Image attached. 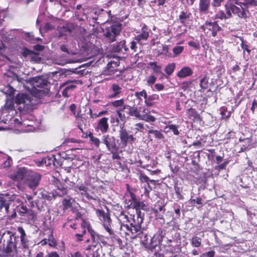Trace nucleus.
<instances>
[{
	"label": "nucleus",
	"instance_id": "nucleus-39",
	"mask_svg": "<svg viewBox=\"0 0 257 257\" xmlns=\"http://www.w3.org/2000/svg\"><path fill=\"white\" fill-rule=\"evenodd\" d=\"M112 233H108L109 235L110 236V238L111 240L113 242L114 245H117L118 246H120L122 245V240L121 239L115 234L113 229L112 228Z\"/></svg>",
	"mask_w": 257,
	"mask_h": 257
},
{
	"label": "nucleus",
	"instance_id": "nucleus-35",
	"mask_svg": "<svg viewBox=\"0 0 257 257\" xmlns=\"http://www.w3.org/2000/svg\"><path fill=\"white\" fill-rule=\"evenodd\" d=\"M78 83L81 84L82 82L80 80H73L72 81L68 80L63 83L61 86H66L65 87H66L67 89L70 90L74 89L76 87V85Z\"/></svg>",
	"mask_w": 257,
	"mask_h": 257
},
{
	"label": "nucleus",
	"instance_id": "nucleus-55",
	"mask_svg": "<svg viewBox=\"0 0 257 257\" xmlns=\"http://www.w3.org/2000/svg\"><path fill=\"white\" fill-rule=\"evenodd\" d=\"M190 13L187 11L181 12L180 15L179 16V18L181 24H185V20L190 18Z\"/></svg>",
	"mask_w": 257,
	"mask_h": 257
},
{
	"label": "nucleus",
	"instance_id": "nucleus-9",
	"mask_svg": "<svg viewBox=\"0 0 257 257\" xmlns=\"http://www.w3.org/2000/svg\"><path fill=\"white\" fill-rule=\"evenodd\" d=\"M166 234V229L165 227H160L151 238L148 248L152 250L154 249L157 245L162 243Z\"/></svg>",
	"mask_w": 257,
	"mask_h": 257
},
{
	"label": "nucleus",
	"instance_id": "nucleus-11",
	"mask_svg": "<svg viewBox=\"0 0 257 257\" xmlns=\"http://www.w3.org/2000/svg\"><path fill=\"white\" fill-rule=\"evenodd\" d=\"M95 16L93 19L95 20H98L97 23L101 24L110 22V18L113 16L111 15V11H106L102 9H97L94 12Z\"/></svg>",
	"mask_w": 257,
	"mask_h": 257
},
{
	"label": "nucleus",
	"instance_id": "nucleus-62",
	"mask_svg": "<svg viewBox=\"0 0 257 257\" xmlns=\"http://www.w3.org/2000/svg\"><path fill=\"white\" fill-rule=\"evenodd\" d=\"M174 190L176 194L177 198L179 200H183L184 199V196L182 194V188L179 187L176 185H175Z\"/></svg>",
	"mask_w": 257,
	"mask_h": 257
},
{
	"label": "nucleus",
	"instance_id": "nucleus-46",
	"mask_svg": "<svg viewBox=\"0 0 257 257\" xmlns=\"http://www.w3.org/2000/svg\"><path fill=\"white\" fill-rule=\"evenodd\" d=\"M72 198L71 197H69V198H64L63 199L62 201V204L63 205V210L65 211L69 208H70L72 206V202L71 200Z\"/></svg>",
	"mask_w": 257,
	"mask_h": 257
},
{
	"label": "nucleus",
	"instance_id": "nucleus-40",
	"mask_svg": "<svg viewBox=\"0 0 257 257\" xmlns=\"http://www.w3.org/2000/svg\"><path fill=\"white\" fill-rule=\"evenodd\" d=\"M239 141L242 143V147L245 150L249 149L252 147V140L250 138H247L243 139L240 138Z\"/></svg>",
	"mask_w": 257,
	"mask_h": 257
},
{
	"label": "nucleus",
	"instance_id": "nucleus-34",
	"mask_svg": "<svg viewBox=\"0 0 257 257\" xmlns=\"http://www.w3.org/2000/svg\"><path fill=\"white\" fill-rule=\"evenodd\" d=\"M230 17H229V15L227 14V12H225L223 10H219L216 12L214 16L212 17V19L214 20H225L226 19H230Z\"/></svg>",
	"mask_w": 257,
	"mask_h": 257
},
{
	"label": "nucleus",
	"instance_id": "nucleus-13",
	"mask_svg": "<svg viewBox=\"0 0 257 257\" xmlns=\"http://www.w3.org/2000/svg\"><path fill=\"white\" fill-rule=\"evenodd\" d=\"M82 220V223L80 226L81 229V233H76L75 236L77 237V241H82L83 240V237L85 234L87 228L88 231L90 233L92 238L94 239L95 232L91 228L90 223L85 218H83Z\"/></svg>",
	"mask_w": 257,
	"mask_h": 257
},
{
	"label": "nucleus",
	"instance_id": "nucleus-8",
	"mask_svg": "<svg viewBox=\"0 0 257 257\" xmlns=\"http://www.w3.org/2000/svg\"><path fill=\"white\" fill-rule=\"evenodd\" d=\"M17 208L19 215L26 220L32 222L37 220V213L33 210L28 209L26 205H20Z\"/></svg>",
	"mask_w": 257,
	"mask_h": 257
},
{
	"label": "nucleus",
	"instance_id": "nucleus-59",
	"mask_svg": "<svg viewBox=\"0 0 257 257\" xmlns=\"http://www.w3.org/2000/svg\"><path fill=\"white\" fill-rule=\"evenodd\" d=\"M5 108L9 112L15 109L14 99H10V100L7 101L5 105Z\"/></svg>",
	"mask_w": 257,
	"mask_h": 257
},
{
	"label": "nucleus",
	"instance_id": "nucleus-50",
	"mask_svg": "<svg viewBox=\"0 0 257 257\" xmlns=\"http://www.w3.org/2000/svg\"><path fill=\"white\" fill-rule=\"evenodd\" d=\"M209 77L206 75L204 76L200 81V86L202 89H206L208 87Z\"/></svg>",
	"mask_w": 257,
	"mask_h": 257
},
{
	"label": "nucleus",
	"instance_id": "nucleus-58",
	"mask_svg": "<svg viewBox=\"0 0 257 257\" xmlns=\"http://www.w3.org/2000/svg\"><path fill=\"white\" fill-rule=\"evenodd\" d=\"M134 95L139 100L142 101L143 100L142 97H143L145 99H146L147 95V92L145 89H143L141 91L135 92Z\"/></svg>",
	"mask_w": 257,
	"mask_h": 257
},
{
	"label": "nucleus",
	"instance_id": "nucleus-57",
	"mask_svg": "<svg viewBox=\"0 0 257 257\" xmlns=\"http://www.w3.org/2000/svg\"><path fill=\"white\" fill-rule=\"evenodd\" d=\"M88 137L90 138V141L93 145H94L96 147H99L100 141L98 138L95 137L93 136V133L91 132L88 134Z\"/></svg>",
	"mask_w": 257,
	"mask_h": 257
},
{
	"label": "nucleus",
	"instance_id": "nucleus-27",
	"mask_svg": "<svg viewBox=\"0 0 257 257\" xmlns=\"http://www.w3.org/2000/svg\"><path fill=\"white\" fill-rule=\"evenodd\" d=\"M127 195V197H128L129 198L125 200V203L128 208L134 209L139 200L137 199L136 194L133 192H130Z\"/></svg>",
	"mask_w": 257,
	"mask_h": 257
},
{
	"label": "nucleus",
	"instance_id": "nucleus-32",
	"mask_svg": "<svg viewBox=\"0 0 257 257\" xmlns=\"http://www.w3.org/2000/svg\"><path fill=\"white\" fill-rule=\"evenodd\" d=\"M56 187L58 190V191H55L56 196L61 197L68 193L67 187H64V185H62L60 182L58 181L56 183Z\"/></svg>",
	"mask_w": 257,
	"mask_h": 257
},
{
	"label": "nucleus",
	"instance_id": "nucleus-10",
	"mask_svg": "<svg viewBox=\"0 0 257 257\" xmlns=\"http://www.w3.org/2000/svg\"><path fill=\"white\" fill-rule=\"evenodd\" d=\"M142 112L143 114H141L140 110L137 107L131 106L130 116H134L140 120H143L147 122H154L156 120V118L154 116L148 114L145 109L143 110Z\"/></svg>",
	"mask_w": 257,
	"mask_h": 257
},
{
	"label": "nucleus",
	"instance_id": "nucleus-4",
	"mask_svg": "<svg viewBox=\"0 0 257 257\" xmlns=\"http://www.w3.org/2000/svg\"><path fill=\"white\" fill-rule=\"evenodd\" d=\"M108 24L110 26L105 29L104 35L110 43H112L116 41V37L121 32L122 29V24L118 21V19L115 16H113L110 18V22Z\"/></svg>",
	"mask_w": 257,
	"mask_h": 257
},
{
	"label": "nucleus",
	"instance_id": "nucleus-51",
	"mask_svg": "<svg viewBox=\"0 0 257 257\" xmlns=\"http://www.w3.org/2000/svg\"><path fill=\"white\" fill-rule=\"evenodd\" d=\"M240 40L241 42L240 44V47L243 50V53H244L245 51H246L247 54L249 55L250 54L251 50L249 49V46L246 43H245L243 37H240Z\"/></svg>",
	"mask_w": 257,
	"mask_h": 257
},
{
	"label": "nucleus",
	"instance_id": "nucleus-41",
	"mask_svg": "<svg viewBox=\"0 0 257 257\" xmlns=\"http://www.w3.org/2000/svg\"><path fill=\"white\" fill-rule=\"evenodd\" d=\"M5 89V93L6 95L10 99H14L16 90L10 85H8Z\"/></svg>",
	"mask_w": 257,
	"mask_h": 257
},
{
	"label": "nucleus",
	"instance_id": "nucleus-22",
	"mask_svg": "<svg viewBox=\"0 0 257 257\" xmlns=\"http://www.w3.org/2000/svg\"><path fill=\"white\" fill-rule=\"evenodd\" d=\"M57 159H58L56 158V156L52 155L44 158L42 161V163L46 166H50L52 164H53L54 166H61L62 162L60 161H57Z\"/></svg>",
	"mask_w": 257,
	"mask_h": 257
},
{
	"label": "nucleus",
	"instance_id": "nucleus-2",
	"mask_svg": "<svg viewBox=\"0 0 257 257\" xmlns=\"http://www.w3.org/2000/svg\"><path fill=\"white\" fill-rule=\"evenodd\" d=\"M242 2L238 0H228L225 5V11L229 15L230 18L232 17V14L241 19L247 18V14L244 7H242Z\"/></svg>",
	"mask_w": 257,
	"mask_h": 257
},
{
	"label": "nucleus",
	"instance_id": "nucleus-53",
	"mask_svg": "<svg viewBox=\"0 0 257 257\" xmlns=\"http://www.w3.org/2000/svg\"><path fill=\"white\" fill-rule=\"evenodd\" d=\"M244 2H242L243 6L248 9L249 6L256 7L257 0H243Z\"/></svg>",
	"mask_w": 257,
	"mask_h": 257
},
{
	"label": "nucleus",
	"instance_id": "nucleus-33",
	"mask_svg": "<svg viewBox=\"0 0 257 257\" xmlns=\"http://www.w3.org/2000/svg\"><path fill=\"white\" fill-rule=\"evenodd\" d=\"M125 103H124V99L121 98L120 99L115 100L108 103L106 105L108 106H112L117 109L121 108Z\"/></svg>",
	"mask_w": 257,
	"mask_h": 257
},
{
	"label": "nucleus",
	"instance_id": "nucleus-24",
	"mask_svg": "<svg viewBox=\"0 0 257 257\" xmlns=\"http://www.w3.org/2000/svg\"><path fill=\"white\" fill-rule=\"evenodd\" d=\"M80 191H82L81 192V194L85 196V197L89 200H96L98 198L97 196L95 194H90L88 192V188L84 184H81L80 185H77L76 186Z\"/></svg>",
	"mask_w": 257,
	"mask_h": 257
},
{
	"label": "nucleus",
	"instance_id": "nucleus-52",
	"mask_svg": "<svg viewBox=\"0 0 257 257\" xmlns=\"http://www.w3.org/2000/svg\"><path fill=\"white\" fill-rule=\"evenodd\" d=\"M42 196L43 198L47 199L49 201H51L53 199H54L55 197L57 196L56 194L53 193L48 192L46 191H44L42 193Z\"/></svg>",
	"mask_w": 257,
	"mask_h": 257
},
{
	"label": "nucleus",
	"instance_id": "nucleus-64",
	"mask_svg": "<svg viewBox=\"0 0 257 257\" xmlns=\"http://www.w3.org/2000/svg\"><path fill=\"white\" fill-rule=\"evenodd\" d=\"M139 179L142 183H147L148 185L149 184L150 178L145 174L141 173L139 175Z\"/></svg>",
	"mask_w": 257,
	"mask_h": 257
},
{
	"label": "nucleus",
	"instance_id": "nucleus-14",
	"mask_svg": "<svg viewBox=\"0 0 257 257\" xmlns=\"http://www.w3.org/2000/svg\"><path fill=\"white\" fill-rule=\"evenodd\" d=\"M119 138L123 147H126L128 144H132L136 140L133 135H131L123 125L119 131Z\"/></svg>",
	"mask_w": 257,
	"mask_h": 257
},
{
	"label": "nucleus",
	"instance_id": "nucleus-7",
	"mask_svg": "<svg viewBox=\"0 0 257 257\" xmlns=\"http://www.w3.org/2000/svg\"><path fill=\"white\" fill-rule=\"evenodd\" d=\"M33 88L38 92L47 93L49 90L47 88L48 85V81L44 79L42 76L33 78L31 80Z\"/></svg>",
	"mask_w": 257,
	"mask_h": 257
},
{
	"label": "nucleus",
	"instance_id": "nucleus-42",
	"mask_svg": "<svg viewBox=\"0 0 257 257\" xmlns=\"http://www.w3.org/2000/svg\"><path fill=\"white\" fill-rule=\"evenodd\" d=\"M10 201L6 199H2L0 205V211L1 212H5L8 213L10 207Z\"/></svg>",
	"mask_w": 257,
	"mask_h": 257
},
{
	"label": "nucleus",
	"instance_id": "nucleus-37",
	"mask_svg": "<svg viewBox=\"0 0 257 257\" xmlns=\"http://www.w3.org/2000/svg\"><path fill=\"white\" fill-rule=\"evenodd\" d=\"M117 217L118 220L122 224L128 222L130 218V215L128 216L127 213L124 211H121Z\"/></svg>",
	"mask_w": 257,
	"mask_h": 257
},
{
	"label": "nucleus",
	"instance_id": "nucleus-54",
	"mask_svg": "<svg viewBox=\"0 0 257 257\" xmlns=\"http://www.w3.org/2000/svg\"><path fill=\"white\" fill-rule=\"evenodd\" d=\"M40 200H38L37 202H34L33 200L31 201H29V206L32 208H34L36 205L38 210L40 211L45 210L44 207L43 205L40 206Z\"/></svg>",
	"mask_w": 257,
	"mask_h": 257
},
{
	"label": "nucleus",
	"instance_id": "nucleus-56",
	"mask_svg": "<svg viewBox=\"0 0 257 257\" xmlns=\"http://www.w3.org/2000/svg\"><path fill=\"white\" fill-rule=\"evenodd\" d=\"M202 239L200 237L194 236L192 238L191 242L193 246L198 247H199L201 244Z\"/></svg>",
	"mask_w": 257,
	"mask_h": 257
},
{
	"label": "nucleus",
	"instance_id": "nucleus-16",
	"mask_svg": "<svg viewBox=\"0 0 257 257\" xmlns=\"http://www.w3.org/2000/svg\"><path fill=\"white\" fill-rule=\"evenodd\" d=\"M131 106L125 104L121 108L116 110V113L118 116L116 121L117 123L119 121L125 122L130 116Z\"/></svg>",
	"mask_w": 257,
	"mask_h": 257
},
{
	"label": "nucleus",
	"instance_id": "nucleus-30",
	"mask_svg": "<svg viewBox=\"0 0 257 257\" xmlns=\"http://www.w3.org/2000/svg\"><path fill=\"white\" fill-rule=\"evenodd\" d=\"M159 98V95L157 94L147 95L144 101L145 104L147 107H151L155 104V101L158 100Z\"/></svg>",
	"mask_w": 257,
	"mask_h": 257
},
{
	"label": "nucleus",
	"instance_id": "nucleus-48",
	"mask_svg": "<svg viewBox=\"0 0 257 257\" xmlns=\"http://www.w3.org/2000/svg\"><path fill=\"white\" fill-rule=\"evenodd\" d=\"M153 210L156 214L158 213L159 211L164 212L165 211V205L163 202L158 201L155 204Z\"/></svg>",
	"mask_w": 257,
	"mask_h": 257
},
{
	"label": "nucleus",
	"instance_id": "nucleus-3",
	"mask_svg": "<svg viewBox=\"0 0 257 257\" xmlns=\"http://www.w3.org/2000/svg\"><path fill=\"white\" fill-rule=\"evenodd\" d=\"M108 24L110 26L105 29L104 35L110 43H112L116 41V37L121 32L122 29V24L118 21V19L115 16H113L110 18V22Z\"/></svg>",
	"mask_w": 257,
	"mask_h": 257
},
{
	"label": "nucleus",
	"instance_id": "nucleus-29",
	"mask_svg": "<svg viewBox=\"0 0 257 257\" xmlns=\"http://www.w3.org/2000/svg\"><path fill=\"white\" fill-rule=\"evenodd\" d=\"M188 118L193 121H201V117L195 109L192 107L187 109L186 112Z\"/></svg>",
	"mask_w": 257,
	"mask_h": 257
},
{
	"label": "nucleus",
	"instance_id": "nucleus-18",
	"mask_svg": "<svg viewBox=\"0 0 257 257\" xmlns=\"http://www.w3.org/2000/svg\"><path fill=\"white\" fill-rule=\"evenodd\" d=\"M76 26V25L72 23H68L65 26H58L57 30L59 33V37L70 35Z\"/></svg>",
	"mask_w": 257,
	"mask_h": 257
},
{
	"label": "nucleus",
	"instance_id": "nucleus-19",
	"mask_svg": "<svg viewBox=\"0 0 257 257\" xmlns=\"http://www.w3.org/2000/svg\"><path fill=\"white\" fill-rule=\"evenodd\" d=\"M122 92V88L117 84H112L108 90L107 98L113 99L118 97Z\"/></svg>",
	"mask_w": 257,
	"mask_h": 257
},
{
	"label": "nucleus",
	"instance_id": "nucleus-63",
	"mask_svg": "<svg viewBox=\"0 0 257 257\" xmlns=\"http://www.w3.org/2000/svg\"><path fill=\"white\" fill-rule=\"evenodd\" d=\"M184 50V47L182 46H178L174 47L173 52L175 56H177L180 54Z\"/></svg>",
	"mask_w": 257,
	"mask_h": 257
},
{
	"label": "nucleus",
	"instance_id": "nucleus-1",
	"mask_svg": "<svg viewBox=\"0 0 257 257\" xmlns=\"http://www.w3.org/2000/svg\"><path fill=\"white\" fill-rule=\"evenodd\" d=\"M144 213H139L136 212V214H130V220L127 224L123 225L126 228L127 230L130 231L132 233V237L134 238H139L142 239L143 237L145 238L147 237V234L144 233V228L142 227V224L144 220Z\"/></svg>",
	"mask_w": 257,
	"mask_h": 257
},
{
	"label": "nucleus",
	"instance_id": "nucleus-43",
	"mask_svg": "<svg viewBox=\"0 0 257 257\" xmlns=\"http://www.w3.org/2000/svg\"><path fill=\"white\" fill-rule=\"evenodd\" d=\"M27 94L18 93L14 99V102L18 105L24 103L27 97Z\"/></svg>",
	"mask_w": 257,
	"mask_h": 257
},
{
	"label": "nucleus",
	"instance_id": "nucleus-61",
	"mask_svg": "<svg viewBox=\"0 0 257 257\" xmlns=\"http://www.w3.org/2000/svg\"><path fill=\"white\" fill-rule=\"evenodd\" d=\"M31 57V61L35 62H39L41 61L42 58L39 56V54L33 51Z\"/></svg>",
	"mask_w": 257,
	"mask_h": 257
},
{
	"label": "nucleus",
	"instance_id": "nucleus-31",
	"mask_svg": "<svg viewBox=\"0 0 257 257\" xmlns=\"http://www.w3.org/2000/svg\"><path fill=\"white\" fill-rule=\"evenodd\" d=\"M34 107V103H33V100L31 99V97L27 94L25 101L23 103V109L26 112H29L32 111Z\"/></svg>",
	"mask_w": 257,
	"mask_h": 257
},
{
	"label": "nucleus",
	"instance_id": "nucleus-17",
	"mask_svg": "<svg viewBox=\"0 0 257 257\" xmlns=\"http://www.w3.org/2000/svg\"><path fill=\"white\" fill-rule=\"evenodd\" d=\"M102 142L105 145L107 149L110 152L117 151L118 147L116 146L115 139L114 137L108 135H103L102 137Z\"/></svg>",
	"mask_w": 257,
	"mask_h": 257
},
{
	"label": "nucleus",
	"instance_id": "nucleus-44",
	"mask_svg": "<svg viewBox=\"0 0 257 257\" xmlns=\"http://www.w3.org/2000/svg\"><path fill=\"white\" fill-rule=\"evenodd\" d=\"M153 134L156 139L162 140L164 138V136L161 130L158 131L154 129H150L148 131V134Z\"/></svg>",
	"mask_w": 257,
	"mask_h": 257
},
{
	"label": "nucleus",
	"instance_id": "nucleus-6",
	"mask_svg": "<svg viewBox=\"0 0 257 257\" xmlns=\"http://www.w3.org/2000/svg\"><path fill=\"white\" fill-rule=\"evenodd\" d=\"M105 207L107 209L106 212L102 209H97L96 210V214L105 230L108 233H112V221L110 218L108 207L106 205Z\"/></svg>",
	"mask_w": 257,
	"mask_h": 257
},
{
	"label": "nucleus",
	"instance_id": "nucleus-12",
	"mask_svg": "<svg viewBox=\"0 0 257 257\" xmlns=\"http://www.w3.org/2000/svg\"><path fill=\"white\" fill-rule=\"evenodd\" d=\"M41 179V175L34 172H28L25 183L31 189H35Z\"/></svg>",
	"mask_w": 257,
	"mask_h": 257
},
{
	"label": "nucleus",
	"instance_id": "nucleus-25",
	"mask_svg": "<svg viewBox=\"0 0 257 257\" xmlns=\"http://www.w3.org/2000/svg\"><path fill=\"white\" fill-rule=\"evenodd\" d=\"M149 36V32L148 28L145 24L142 27L141 29V33L140 34L137 35L135 37V40L137 42H140L142 40L146 41Z\"/></svg>",
	"mask_w": 257,
	"mask_h": 257
},
{
	"label": "nucleus",
	"instance_id": "nucleus-15",
	"mask_svg": "<svg viewBox=\"0 0 257 257\" xmlns=\"http://www.w3.org/2000/svg\"><path fill=\"white\" fill-rule=\"evenodd\" d=\"M201 29L204 31L207 30V33H209L212 37H215L217 34V32L222 30V28L219 26L217 21L214 22L206 21L204 25L201 26Z\"/></svg>",
	"mask_w": 257,
	"mask_h": 257
},
{
	"label": "nucleus",
	"instance_id": "nucleus-60",
	"mask_svg": "<svg viewBox=\"0 0 257 257\" xmlns=\"http://www.w3.org/2000/svg\"><path fill=\"white\" fill-rule=\"evenodd\" d=\"M179 125L176 124H169L166 126V129H168V131H171L175 135H178L179 132L178 131Z\"/></svg>",
	"mask_w": 257,
	"mask_h": 257
},
{
	"label": "nucleus",
	"instance_id": "nucleus-23",
	"mask_svg": "<svg viewBox=\"0 0 257 257\" xmlns=\"http://www.w3.org/2000/svg\"><path fill=\"white\" fill-rule=\"evenodd\" d=\"M28 173V170L25 168H20L15 174L11 175V178L15 181H20L26 177Z\"/></svg>",
	"mask_w": 257,
	"mask_h": 257
},
{
	"label": "nucleus",
	"instance_id": "nucleus-20",
	"mask_svg": "<svg viewBox=\"0 0 257 257\" xmlns=\"http://www.w3.org/2000/svg\"><path fill=\"white\" fill-rule=\"evenodd\" d=\"M126 43V42L125 40L116 42L113 45L112 50L115 53L126 54L129 50Z\"/></svg>",
	"mask_w": 257,
	"mask_h": 257
},
{
	"label": "nucleus",
	"instance_id": "nucleus-28",
	"mask_svg": "<svg viewBox=\"0 0 257 257\" xmlns=\"http://www.w3.org/2000/svg\"><path fill=\"white\" fill-rule=\"evenodd\" d=\"M193 74V70L188 66L183 67L177 73V76L180 78H184L190 76Z\"/></svg>",
	"mask_w": 257,
	"mask_h": 257
},
{
	"label": "nucleus",
	"instance_id": "nucleus-49",
	"mask_svg": "<svg viewBox=\"0 0 257 257\" xmlns=\"http://www.w3.org/2000/svg\"><path fill=\"white\" fill-rule=\"evenodd\" d=\"M176 67V64L174 62H172L171 63H169L166 65L165 68V71L166 74L170 76L171 75L173 72Z\"/></svg>",
	"mask_w": 257,
	"mask_h": 257
},
{
	"label": "nucleus",
	"instance_id": "nucleus-26",
	"mask_svg": "<svg viewBox=\"0 0 257 257\" xmlns=\"http://www.w3.org/2000/svg\"><path fill=\"white\" fill-rule=\"evenodd\" d=\"M210 0H200L199 4V11L200 14L206 15L209 12Z\"/></svg>",
	"mask_w": 257,
	"mask_h": 257
},
{
	"label": "nucleus",
	"instance_id": "nucleus-47",
	"mask_svg": "<svg viewBox=\"0 0 257 257\" xmlns=\"http://www.w3.org/2000/svg\"><path fill=\"white\" fill-rule=\"evenodd\" d=\"M95 245H94L92 247L89 246L87 248L88 252L86 253V257H97L98 254L95 250Z\"/></svg>",
	"mask_w": 257,
	"mask_h": 257
},
{
	"label": "nucleus",
	"instance_id": "nucleus-5",
	"mask_svg": "<svg viewBox=\"0 0 257 257\" xmlns=\"http://www.w3.org/2000/svg\"><path fill=\"white\" fill-rule=\"evenodd\" d=\"M18 237L14 236L10 230L5 231L2 234L1 238V241L6 242L7 239V243L6 247L4 246V251L6 254H10L13 251H17V244L16 240Z\"/></svg>",
	"mask_w": 257,
	"mask_h": 257
},
{
	"label": "nucleus",
	"instance_id": "nucleus-45",
	"mask_svg": "<svg viewBox=\"0 0 257 257\" xmlns=\"http://www.w3.org/2000/svg\"><path fill=\"white\" fill-rule=\"evenodd\" d=\"M149 66L152 68L154 73L156 74L162 73V66L158 65L156 62H151L149 63Z\"/></svg>",
	"mask_w": 257,
	"mask_h": 257
},
{
	"label": "nucleus",
	"instance_id": "nucleus-38",
	"mask_svg": "<svg viewBox=\"0 0 257 257\" xmlns=\"http://www.w3.org/2000/svg\"><path fill=\"white\" fill-rule=\"evenodd\" d=\"M77 220L74 218L67 219V221L63 224V227H70L76 230L78 228V224L76 223Z\"/></svg>",
	"mask_w": 257,
	"mask_h": 257
},
{
	"label": "nucleus",
	"instance_id": "nucleus-21",
	"mask_svg": "<svg viewBox=\"0 0 257 257\" xmlns=\"http://www.w3.org/2000/svg\"><path fill=\"white\" fill-rule=\"evenodd\" d=\"M108 118L103 117L100 118L95 128L97 131H100L102 134L106 133L109 130V124L108 123Z\"/></svg>",
	"mask_w": 257,
	"mask_h": 257
},
{
	"label": "nucleus",
	"instance_id": "nucleus-36",
	"mask_svg": "<svg viewBox=\"0 0 257 257\" xmlns=\"http://www.w3.org/2000/svg\"><path fill=\"white\" fill-rule=\"evenodd\" d=\"M134 209H136V212L142 213L141 210L148 211L149 207L148 205L146 204L144 201H140L139 200Z\"/></svg>",
	"mask_w": 257,
	"mask_h": 257
}]
</instances>
